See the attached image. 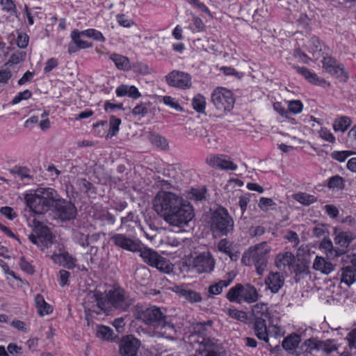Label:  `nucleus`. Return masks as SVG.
I'll return each instance as SVG.
<instances>
[{"mask_svg": "<svg viewBox=\"0 0 356 356\" xmlns=\"http://www.w3.org/2000/svg\"><path fill=\"white\" fill-rule=\"evenodd\" d=\"M115 92L118 97L128 96L133 99H138L141 96L136 87L124 84L118 86L116 88Z\"/></svg>", "mask_w": 356, "mask_h": 356, "instance_id": "obj_30", "label": "nucleus"}, {"mask_svg": "<svg viewBox=\"0 0 356 356\" xmlns=\"http://www.w3.org/2000/svg\"><path fill=\"white\" fill-rule=\"evenodd\" d=\"M97 337L107 341H114L117 335L115 334L113 330L107 326L101 325L97 327Z\"/></svg>", "mask_w": 356, "mask_h": 356, "instance_id": "obj_37", "label": "nucleus"}, {"mask_svg": "<svg viewBox=\"0 0 356 356\" xmlns=\"http://www.w3.org/2000/svg\"><path fill=\"white\" fill-rule=\"evenodd\" d=\"M294 69H296L297 72L303 76L305 79H307L309 83L312 84L322 86L326 83L325 79L319 78L316 74L312 72L308 68L305 67L295 66Z\"/></svg>", "mask_w": 356, "mask_h": 356, "instance_id": "obj_27", "label": "nucleus"}, {"mask_svg": "<svg viewBox=\"0 0 356 356\" xmlns=\"http://www.w3.org/2000/svg\"><path fill=\"white\" fill-rule=\"evenodd\" d=\"M194 217L193 206L188 201L184 200L183 202L180 203L163 220L170 226L183 228L188 226Z\"/></svg>", "mask_w": 356, "mask_h": 356, "instance_id": "obj_7", "label": "nucleus"}, {"mask_svg": "<svg viewBox=\"0 0 356 356\" xmlns=\"http://www.w3.org/2000/svg\"><path fill=\"white\" fill-rule=\"evenodd\" d=\"M32 93L29 90H25L19 92L12 100V104H17L22 100L29 99L31 97Z\"/></svg>", "mask_w": 356, "mask_h": 356, "instance_id": "obj_57", "label": "nucleus"}, {"mask_svg": "<svg viewBox=\"0 0 356 356\" xmlns=\"http://www.w3.org/2000/svg\"><path fill=\"white\" fill-rule=\"evenodd\" d=\"M334 242L341 256L353 250L352 243L356 239V233L350 230H343L339 227L333 228Z\"/></svg>", "mask_w": 356, "mask_h": 356, "instance_id": "obj_11", "label": "nucleus"}, {"mask_svg": "<svg viewBox=\"0 0 356 356\" xmlns=\"http://www.w3.org/2000/svg\"><path fill=\"white\" fill-rule=\"evenodd\" d=\"M293 199L304 206H309L317 201V197L306 193H298L293 195Z\"/></svg>", "mask_w": 356, "mask_h": 356, "instance_id": "obj_41", "label": "nucleus"}, {"mask_svg": "<svg viewBox=\"0 0 356 356\" xmlns=\"http://www.w3.org/2000/svg\"><path fill=\"white\" fill-rule=\"evenodd\" d=\"M351 124V120L347 116H341L336 119L333 124V129L335 131L344 132Z\"/></svg>", "mask_w": 356, "mask_h": 356, "instance_id": "obj_42", "label": "nucleus"}, {"mask_svg": "<svg viewBox=\"0 0 356 356\" xmlns=\"http://www.w3.org/2000/svg\"><path fill=\"white\" fill-rule=\"evenodd\" d=\"M184 200L182 197L174 193L161 191L153 199V209L164 220L180 203L183 202Z\"/></svg>", "mask_w": 356, "mask_h": 356, "instance_id": "obj_4", "label": "nucleus"}, {"mask_svg": "<svg viewBox=\"0 0 356 356\" xmlns=\"http://www.w3.org/2000/svg\"><path fill=\"white\" fill-rule=\"evenodd\" d=\"M234 222L227 209L220 207L211 218V230L220 236H228L234 232Z\"/></svg>", "mask_w": 356, "mask_h": 356, "instance_id": "obj_6", "label": "nucleus"}, {"mask_svg": "<svg viewBox=\"0 0 356 356\" xmlns=\"http://www.w3.org/2000/svg\"><path fill=\"white\" fill-rule=\"evenodd\" d=\"M320 350H323L326 354H330L334 351H337L339 346L334 340L327 339L325 341L320 340Z\"/></svg>", "mask_w": 356, "mask_h": 356, "instance_id": "obj_45", "label": "nucleus"}, {"mask_svg": "<svg viewBox=\"0 0 356 356\" xmlns=\"http://www.w3.org/2000/svg\"><path fill=\"white\" fill-rule=\"evenodd\" d=\"M259 297L257 289L250 284H237L231 287L226 294V298L229 302L238 304L254 303Z\"/></svg>", "mask_w": 356, "mask_h": 356, "instance_id": "obj_5", "label": "nucleus"}, {"mask_svg": "<svg viewBox=\"0 0 356 356\" xmlns=\"http://www.w3.org/2000/svg\"><path fill=\"white\" fill-rule=\"evenodd\" d=\"M254 331L259 339L263 340L266 343L268 342V330L267 329L266 320L264 318L254 319Z\"/></svg>", "mask_w": 356, "mask_h": 356, "instance_id": "obj_26", "label": "nucleus"}, {"mask_svg": "<svg viewBox=\"0 0 356 356\" xmlns=\"http://www.w3.org/2000/svg\"><path fill=\"white\" fill-rule=\"evenodd\" d=\"M232 282V279L220 280L219 282L209 286L208 292L210 296L220 294L224 288L227 287Z\"/></svg>", "mask_w": 356, "mask_h": 356, "instance_id": "obj_38", "label": "nucleus"}, {"mask_svg": "<svg viewBox=\"0 0 356 356\" xmlns=\"http://www.w3.org/2000/svg\"><path fill=\"white\" fill-rule=\"evenodd\" d=\"M26 53L24 51H18L13 54L9 60L8 63L11 65L18 64L25 60Z\"/></svg>", "mask_w": 356, "mask_h": 356, "instance_id": "obj_56", "label": "nucleus"}, {"mask_svg": "<svg viewBox=\"0 0 356 356\" xmlns=\"http://www.w3.org/2000/svg\"><path fill=\"white\" fill-rule=\"evenodd\" d=\"M158 328L161 330L159 334L166 339L174 340L177 337L176 328L174 324L168 321V316L163 320V323H161Z\"/></svg>", "mask_w": 356, "mask_h": 356, "instance_id": "obj_28", "label": "nucleus"}, {"mask_svg": "<svg viewBox=\"0 0 356 356\" xmlns=\"http://www.w3.org/2000/svg\"><path fill=\"white\" fill-rule=\"evenodd\" d=\"M76 184L79 189L83 193H88L92 188V184L84 178H77L76 180Z\"/></svg>", "mask_w": 356, "mask_h": 356, "instance_id": "obj_52", "label": "nucleus"}, {"mask_svg": "<svg viewBox=\"0 0 356 356\" xmlns=\"http://www.w3.org/2000/svg\"><path fill=\"white\" fill-rule=\"evenodd\" d=\"M206 161L210 166L215 168L230 170H235L237 168V165L225 155H210L207 158Z\"/></svg>", "mask_w": 356, "mask_h": 356, "instance_id": "obj_20", "label": "nucleus"}, {"mask_svg": "<svg viewBox=\"0 0 356 356\" xmlns=\"http://www.w3.org/2000/svg\"><path fill=\"white\" fill-rule=\"evenodd\" d=\"M57 200L54 202V207L58 218L62 220H70L76 216V208L71 202L60 197L57 193Z\"/></svg>", "mask_w": 356, "mask_h": 356, "instance_id": "obj_15", "label": "nucleus"}, {"mask_svg": "<svg viewBox=\"0 0 356 356\" xmlns=\"http://www.w3.org/2000/svg\"><path fill=\"white\" fill-rule=\"evenodd\" d=\"M193 108L198 113H204L206 106V99L200 95H196L192 101Z\"/></svg>", "mask_w": 356, "mask_h": 356, "instance_id": "obj_44", "label": "nucleus"}, {"mask_svg": "<svg viewBox=\"0 0 356 356\" xmlns=\"http://www.w3.org/2000/svg\"><path fill=\"white\" fill-rule=\"evenodd\" d=\"M355 152L352 151H334L331 154L333 159L339 162L344 161L348 156L354 154Z\"/></svg>", "mask_w": 356, "mask_h": 356, "instance_id": "obj_54", "label": "nucleus"}, {"mask_svg": "<svg viewBox=\"0 0 356 356\" xmlns=\"http://www.w3.org/2000/svg\"><path fill=\"white\" fill-rule=\"evenodd\" d=\"M111 60L119 70L128 71L131 69L129 60L127 57L120 54H113L110 56Z\"/></svg>", "mask_w": 356, "mask_h": 356, "instance_id": "obj_34", "label": "nucleus"}, {"mask_svg": "<svg viewBox=\"0 0 356 356\" xmlns=\"http://www.w3.org/2000/svg\"><path fill=\"white\" fill-rule=\"evenodd\" d=\"M82 35L88 38H92L95 40L104 42L105 40L104 37L101 32L95 29H88L81 31Z\"/></svg>", "mask_w": 356, "mask_h": 356, "instance_id": "obj_51", "label": "nucleus"}, {"mask_svg": "<svg viewBox=\"0 0 356 356\" xmlns=\"http://www.w3.org/2000/svg\"><path fill=\"white\" fill-rule=\"evenodd\" d=\"M35 305L40 316H43L51 314L53 311L52 307L48 304L41 294H37L35 297Z\"/></svg>", "mask_w": 356, "mask_h": 356, "instance_id": "obj_33", "label": "nucleus"}, {"mask_svg": "<svg viewBox=\"0 0 356 356\" xmlns=\"http://www.w3.org/2000/svg\"><path fill=\"white\" fill-rule=\"evenodd\" d=\"M149 140L154 145L158 147H161L163 149H167L168 147L167 140L164 137L159 135L152 134Z\"/></svg>", "mask_w": 356, "mask_h": 356, "instance_id": "obj_49", "label": "nucleus"}, {"mask_svg": "<svg viewBox=\"0 0 356 356\" xmlns=\"http://www.w3.org/2000/svg\"><path fill=\"white\" fill-rule=\"evenodd\" d=\"M29 38L27 34L22 32L18 33L17 44L21 49H24L28 46Z\"/></svg>", "mask_w": 356, "mask_h": 356, "instance_id": "obj_61", "label": "nucleus"}, {"mask_svg": "<svg viewBox=\"0 0 356 356\" xmlns=\"http://www.w3.org/2000/svg\"><path fill=\"white\" fill-rule=\"evenodd\" d=\"M275 205V202L271 198L261 197L258 204L259 209L264 211L268 210L270 207Z\"/></svg>", "mask_w": 356, "mask_h": 356, "instance_id": "obj_60", "label": "nucleus"}, {"mask_svg": "<svg viewBox=\"0 0 356 356\" xmlns=\"http://www.w3.org/2000/svg\"><path fill=\"white\" fill-rule=\"evenodd\" d=\"M57 191L51 188H38L35 194L27 195L26 204L35 214H42L48 211L57 200Z\"/></svg>", "mask_w": 356, "mask_h": 356, "instance_id": "obj_2", "label": "nucleus"}, {"mask_svg": "<svg viewBox=\"0 0 356 356\" xmlns=\"http://www.w3.org/2000/svg\"><path fill=\"white\" fill-rule=\"evenodd\" d=\"M271 248L268 245L267 242L261 243L250 246L242 257V262L245 266L254 265L258 275L264 273L269 257Z\"/></svg>", "mask_w": 356, "mask_h": 356, "instance_id": "obj_3", "label": "nucleus"}, {"mask_svg": "<svg viewBox=\"0 0 356 356\" xmlns=\"http://www.w3.org/2000/svg\"><path fill=\"white\" fill-rule=\"evenodd\" d=\"M319 135L321 138H323L324 140L330 142V143H334L335 142V137L334 135L330 132V130L327 129H321L319 131Z\"/></svg>", "mask_w": 356, "mask_h": 356, "instance_id": "obj_64", "label": "nucleus"}, {"mask_svg": "<svg viewBox=\"0 0 356 356\" xmlns=\"http://www.w3.org/2000/svg\"><path fill=\"white\" fill-rule=\"evenodd\" d=\"M74 237L78 243L83 247L88 245V235L85 234L79 231L74 232Z\"/></svg>", "mask_w": 356, "mask_h": 356, "instance_id": "obj_63", "label": "nucleus"}, {"mask_svg": "<svg viewBox=\"0 0 356 356\" xmlns=\"http://www.w3.org/2000/svg\"><path fill=\"white\" fill-rule=\"evenodd\" d=\"M266 289L272 293H277L284 284L283 275L278 272H270L264 280Z\"/></svg>", "mask_w": 356, "mask_h": 356, "instance_id": "obj_21", "label": "nucleus"}, {"mask_svg": "<svg viewBox=\"0 0 356 356\" xmlns=\"http://www.w3.org/2000/svg\"><path fill=\"white\" fill-rule=\"evenodd\" d=\"M111 241L118 247L124 250L136 252L140 251V244L122 234H115L111 237Z\"/></svg>", "mask_w": 356, "mask_h": 356, "instance_id": "obj_19", "label": "nucleus"}, {"mask_svg": "<svg viewBox=\"0 0 356 356\" xmlns=\"http://www.w3.org/2000/svg\"><path fill=\"white\" fill-rule=\"evenodd\" d=\"M167 317L159 307L152 306L138 312V319L143 321L145 324L159 327L163 320Z\"/></svg>", "mask_w": 356, "mask_h": 356, "instance_id": "obj_13", "label": "nucleus"}, {"mask_svg": "<svg viewBox=\"0 0 356 356\" xmlns=\"http://www.w3.org/2000/svg\"><path fill=\"white\" fill-rule=\"evenodd\" d=\"M163 102L165 105L174 108L177 111H181L183 110L182 107L178 104V102L170 96L163 97Z\"/></svg>", "mask_w": 356, "mask_h": 356, "instance_id": "obj_59", "label": "nucleus"}, {"mask_svg": "<svg viewBox=\"0 0 356 356\" xmlns=\"http://www.w3.org/2000/svg\"><path fill=\"white\" fill-rule=\"evenodd\" d=\"M214 266L215 261L209 252L200 253L193 261V267L198 273H210Z\"/></svg>", "mask_w": 356, "mask_h": 356, "instance_id": "obj_17", "label": "nucleus"}, {"mask_svg": "<svg viewBox=\"0 0 356 356\" xmlns=\"http://www.w3.org/2000/svg\"><path fill=\"white\" fill-rule=\"evenodd\" d=\"M312 268L324 275H328L334 270V265L325 257L316 256L314 260Z\"/></svg>", "mask_w": 356, "mask_h": 356, "instance_id": "obj_24", "label": "nucleus"}, {"mask_svg": "<svg viewBox=\"0 0 356 356\" xmlns=\"http://www.w3.org/2000/svg\"><path fill=\"white\" fill-rule=\"evenodd\" d=\"M297 261L296 257L291 252H284L277 254L275 257V266L281 271L286 272V269L293 272L296 275L306 272L307 266L302 262Z\"/></svg>", "mask_w": 356, "mask_h": 356, "instance_id": "obj_8", "label": "nucleus"}, {"mask_svg": "<svg viewBox=\"0 0 356 356\" xmlns=\"http://www.w3.org/2000/svg\"><path fill=\"white\" fill-rule=\"evenodd\" d=\"M266 228L261 225L251 226L248 229V234L250 237L260 236L265 234Z\"/></svg>", "mask_w": 356, "mask_h": 356, "instance_id": "obj_58", "label": "nucleus"}, {"mask_svg": "<svg viewBox=\"0 0 356 356\" xmlns=\"http://www.w3.org/2000/svg\"><path fill=\"white\" fill-rule=\"evenodd\" d=\"M300 342V337L297 334H292L286 337L282 343L283 348L289 353L300 355L301 352L298 345Z\"/></svg>", "mask_w": 356, "mask_h": 356, "instance_id": "obj_22", "label": "nucleus"}, {"mask_svg": "<svg viewBox=\"0 0 356 356\" xmlns=\"http://www.w3.org/2000/svg\"><path fill=\"white\" fill-rule=\"evenodd\" d=\"M180 297L184 298L191 303H197L202 300V296L200 293L190 289L184 286H175V291Z\"/></svg>", "mask_w": 356, "mask_h": 356, "instance_id": "obj_23", "label": "nucleus"}, {"mask_svg": "<svg viewBox=\"0 0 356 356\" xmlns=\"http://www.w3.org/2000/svg\"><path fill=\"white\" fill-rule=\"evenodd\" d=\"M55 262L63 265L67 268H73L75 266L73 257L67 252L60 254H54L52 256Z\"/></svg>", "mask_w": 356, "mask_h": 356, "instance_id": "obj_36", "label": "nucleus"}, {"mask_svg": "<svg viewBox=\"0 0 356 356\" xmlns=\"http://www.w3.org/2000/svg\"><path fill=\"white\" fill-rule=\"evenodd\" d=\"M323 46V43L316 37L312 38L305 44L306 49L314 59H318L321 56Z\"/></svg>", "mask_w": 356, "mask_h": 356, "instance_id": "obj_31", "label": "nucleus"}, {"mask_svg": "<svg viewBox=\"0 0 356 356\" xmlns=\"http://www.w3.org/2000/svg\"><path fill=\"white\" fill-rule=\"evenodd\" d=\"M98 308L104 312L107 309V305L121 312H127L134 303V300L121 287L109 290L106 296L99 291L92 295Z\"/></svg>", "mask_w": 356, "mask_h": 356, "instance_id": "obj_1", "label": "nucleus"}, {"mask_svg": "<svg viewBox=\"0 0 356 356\" xmlns=\"http://www.w3.org/2000/svg\"><path fill=\"white\" fill-rule=\"evenodd\" d=\"M190 5L193 6L194 8L200 9L203 13H207L211 15L210 11L209 8L206 6V5L200 1L199 0H186Z\"/></svg>", "mask_w": 356, "mask_h": 356, "instance_id": "obj_62", "label": "nucleus"}, {"mask_svg": "<svg viewBox=\"0 0 356 356\" xmlns=\"http://www.w3.org/2000/svg\"><path fill=\"white\" fill-rule=\"evenodd\" d=\"M206 188H192L188 193V197L195 201H202L206 198Z\"/></svg>", "mask_w": 356, "mask_h": 356, "instance_id": "obj_48", "label": "nucleus"}, {"mask_svg": "<svg viewBox=\"0 0 356 356\" xmlns=\"http://www.w3.org/2000/svg\"><path fill=\"white\" fill-rule=\"evenodd\" d=\"M218 249L220 252L228 255L232 260H236L238 254L232 252V243L227 238H223L218 243Z\"/></svg>", "mask_w": 356, "mask_h": 356, "instance_id": "obj_35", "label": "nucleus"}, {"mask_svg": "<svg viewBox=\"0 0 356 356\" xmlns=\"http://www.w3.org/2000/svg\"><path fill=\"white\" fill-rule=\"evenodd\" d=\"M252 314L254 317V319L257 318L268 317L270 314L267 305L264 302L255 304L252 307Z\"/></svg>", "mask_w": 356, "mask_h": 356, "instance_id": "obj_39", "label": "nucleus"}, {"mask_svg": "<svg viewBox=\"0 0 356 356\" xmlns=\"http://www.w3.org/2000/svg\"><path fill=\"white\" fill-rule=\"evenodd\" d=\"M225 313L227 315H228L229 317L239 320L241 321H245L247 320V314L245 312L238 310L234 308H229L225 310Z\"/></svg>", "mask_w": 356, "mask_h": 356, "instance_id": "obj_47", "label": "nucleus"}, {"mask_svg": "<svg viewBox=\"0 0 356 356\" xmlns=\"http://www.w3.org/2000/svg\"><path fill=\"white\" fill-rule=\"evenodd\" d=\"M140 341L133 335H126L119 341V350L121 356H137Z\"/></svg>", "mask_w": 356, "mask_h": 356, "instance_id": "obj_16", "label": "nucleus"}, {"mask_svg": "<svg viewBox=\"0 0 356 356\" xmlns=\"http://www.w3.org/2000/svg\"><path fill=\"white\" fill-rule=\"evenodd\" d=\"M121 124V120L115 115H111L109 119V131L107 134V137L111 138L114 136H115L118 131H119V127Z\"/></svg>", "mask_w": 356, "mask_h": 356, "instance_id": "obj_46", "label": "nucleus"}, {"mask_svg": "<svg viewBox=\"0 0 356 356\" xmlns=\"http://www.w3.org/2000/svg\"><path fill=\"white\" fill-rule=\"evenodd\" d=\"M344 186L343 179L339 175H335L329 179L327 187L330 188H343Z\"/></svg>", "mask_w": 356, "mask_h": 356, "instance_id": "obj_50", "label": "nucleus"}, {"mask_svg": "<svg viewBox=\"0 0 356 356\" xmlns=\"http://www.w3.org/2000/svg\"><path fill=\"white\" fill-rule=\"evenodd\" d=\"M319 248L324 251L327 258L335 259L341 256L340 250L334 246L331 239L328 237L323 238L319 244Z\"/></svg>", "mask_w": 356, "mask_h": 356, "instance_id": "obj_25", "label": "nucleus"}, {"mask_svg": "<svg viewBox=\"0 0 356 356\" xmlns=\"http://www.w3.org/2000/svg\"><path fill=\"white\" fill-rule=\"evenodd\" d=\"M71 37L73 40L75 41V42L77 44L79 48L81 49H86L88 47H90L92 46V44L82 40L81 37H85L84 35H82L81 31H79L77 29H74L72 33Z\"/></svg>", "mask_w": 356, "mask_h": 356, "instance_id": "obj_43", "label": "nucleus"}, {"mask_svg": "<svg viewBox=\"0 0 356 356\" xmlns=\"http://www.w3.org/2000/svg\"><path fill=\"white\" fill-rule=\"evenodd\" d=\"M211 102L220 113L232 110L235 99L232 92L225 88H218L211 94Z\"/></svg>", "mask_w": 356, "mask_h": 356, "instance_id": "obj_10", "label": "nucleus"}, {"mask_svg": "<svg viewBox=\"0 0 356 356\" xmlns=\"http://www.w3.org/2000/svg\"><path fill=\"white\" fill-rule=\"evenodd\" d=\"M191 79L188 74L178 70H173L165 76L169 86L181 89H187L191 86Z\"/></svg>", "mask_w": 356, "mask_h": 356, "instance_id": "obj_18", "label": "nucleus"}, {"mask_svg": "<svg viewBox=\"0 0 356 356\" xmlns=\"http://www.w3.org/2000/svg\"><path fill=\"white\" fill-rule=\"evenodd\" d=\"M140 256L147 264L154 267L164 273H172L174 270L173 264L165 257L159 254L156 251L140 248Z\"/></svg>", "mask_w": 356, "mask_h": 356, "instance_id": "obj_9", "label": "nucleus"}, {"mask_svg": "<svg viewBox=\"0 0 356 356\" xmlns=\"http://www.w3.org/2000/svg\"><path fill=\"white\" fill-rule=\"evenodd\" d=\"M148 113V106L145 103L136 105L132 110L131 113L134 116L144 117Z\"/></svg>", "mask_w": 356, "mask_h": 356, "instance_id": "obj_55", "label": "nucleus"}, {"mask_svg": "<svg viewBox=\"0 0 356 356\" xmlns=\"http://www.w3.org/2000/svg\"><path fill=\"white\" fill-rule=\"evenodd\" d=\"M320 347V340L317 338L312 337L304 341L300 346V350L303 356H308L314 351H319Z\"/></svg>", "mask_w": 356, "mask_h": 356, "instance_id": "obj_29", "label": "nucleus"}, {"mask_svg": "<svg viewBox=\"0 0 356 356\" xmlns=\"http://www.w3.org/2000/svg\"><path fill=\"white\" fill-rule=\"evenodd\" d=\"M341 282L350 286L356 281V269L351 266L343 267L341 270Z\"/></svg>", "mask_w": 356, "mask_h": 356, "instance_id": "obj_32", "label": "nucleus"}, {"mask_svg": "<svg viewBox=\"0 0 356 356\" xmlns=\"http://www.w3.org/2000/svg\"><path fill=\"white\" fill-rule=\"evenodd\" d=\"M303 108L302 103L300 100H292L288 103L289 113L298 114L302 112Z\"/></svg>", "mask_w": 356, "mask_h": 356, "instance_id": "obj_53", "label": "nucleus"}, {"mask_svg": "<svg viewBox=\"0 0 356 356\" xmlns=\"http://www.w3.org/2000/svg\"><path fill=\"white\" fill-rule=\"evenodd\" d=\"M32 226L34 233L29 236V239L38 246L47 245L52 239L49 229L35 218L32 221Z\"/></svg>", "mask_w": 356, "mask_h": 356, "instance_id": "obj_12", "label": "nucleus"}, {"mask_svg": "<svg viewBox=\"0 0 356 356\" xmlns=\"http://www.w3.org/2000/svg\"><path fill=\"white\" fill-rule=\"evenodd\" d=\"M24 9V14L28 19V22H34L35 21L41 20L42 19L43 16H44L41 8H29L28 6L25 5Z\"/></svg>", "mask_w": 356, "mask_h": 356, "instance_id": "obj_40", "label": "nucleus"}, {"mask_svg": "<svg viewBox=\"0 0 356 356\" xmlns=\"http://www.w3.org/2000/svg\"><path fill=\"white\" fill-rule=\"evenodd\" d=\"M323 68L332 75L340 81L345 82L348 79V72L345 70L343 65L331 56L324 57L323 60Z\"/></svg>", "mask_w": 356, "mask_h": 356, "instance_id": "obj_14", "label": "nucleus"}]
</instances>
